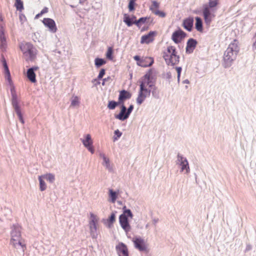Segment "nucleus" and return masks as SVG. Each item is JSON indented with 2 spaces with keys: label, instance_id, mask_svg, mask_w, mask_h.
<instances>
[{
  "label": "nucleus",
  "instance_id": "cd10ccee",
  "mask_svg": "<svg viewBox=\"0 0 256 256\" xmlns=\"http://www.w3.org/2000/svg\"><path fill=\"white\" fill-rule=\"evenodd\" d=\"M124 22L128 26H130L132 24V21L131 18L127 14H124Z\"/></svg>",
  "mask_w": 256,
  "mask_h": 256
},
{
  "label": "nucleus",
  "instance_id": "f704fd0d",
  "mask_svg": "<svg viewBox=\"0 0 256 256\" xmlns=\"http://www.w3.org/2000/svg\"><path fill=\"white\" fill-rule=\"evenodd\" d=\"M100 157H102L104 160V165L106 166V168H110V160H109V159L108 158H107L105 154H100Z\"/></svg>",
  "mask_w": 256,
  "mask_h": 256
},
{
  "label": "nucleus",
  "instance_id": "2eb2a0df",
  "mask_svg": "<svg viewBox=\"0 0 256 256\" xmlns=\"http://www.w3.org/2000/svg\"><path fill=\"white\" fill-rule=\"evenodd\" d=\"M116 250L119 256H128V249L124 244H118L116 246Z\"/></svg>",
  "mask_w": 256,
  "mask_h": 256
},
{
  "label": "nucleus",
  "instance_id": "4468645a",
  "mask_svg": "<svg viewBox=\"0 0 256 256\" xmlns=\"http://www.w3.org/2000/svg\"><path fill=\"white\" fill-rule=\"evenodd\" d=\"M186 36V34L182 30L175 31L172 34V40L176 44L180 42Z\"/></svg>",
  "mask_w": 256,
  "mask_h": 256
},
{
  "label": "nucleus",
  "instance_id": "8fccbe9b",
  "mask_svg": "<svg viewBox=\"0 0 256 256\" xmlns=\"http://www.w3.org/2000/svg\"><path fill=\"white\" fill-rule=\"evenodd\" d=\"M254 38H255L256 40H255V42H254V43L253 44V48L254 49H256V32Z\"/></svg>",
  "mask_w": 256,
  "mask_h": 256
},
{
  "label": "nucleus",
  "instance_id": "49530a36",
  "mask_svg": "<svg viewBox=\"0 0 256 256\" xmlns=\"http://www.w3.org/2000/svg\"><path fill=\"white\" fill-rule=\"evenodd\" d=\"M122 214H126V216H129L130 218L132 217V214L130 210H126L124 211V212Z\"/></svg>",
  "mask_w": 256,
  "mask_h": 256
},
{
  "label": "nucleus",
  "instance_id": "20e7f679",
  "mask_svg": "<svg viewBox=\"0 0 256 256\" xmlns=\"http://www.w3.org/2000/svg\"><path fill=\"white\" fill-rule=\"evenodd\" d=\"M162 56L168 65L174 66L179 62L180 56L174 46H168L162 51Z\"/></svg>",
  "mask_w": 256,
  "mask_h": 256
},
{
  "label": "nucleus",
  "instance_id": "c9c22d12",
  "mask_svg": "<svg viewBox=\"0 0 256 256\" xmlns=\"http://www.w3.org/2000/svg\"><path fill=\"white\" fill-rule=\"evenodd\" d=\"M148 19V18L146 17L141 18L138 20L134 22V24H136L138 26H140V24L144 23Z\"/></svg>",
  "mask_w": 256,
  "mask_h": 256
},
{
  "label": "nucleus",
  "instance_id": "864d4df0",
  "mask_svg": "<svg viewBox=\"0 0 256 256\" xmlns=\"http://www.w3.org/2000/svg\"><path fill=\"white\" fill-rule=\"evenodd\" d=\"M106 78H104V79L103 80V82H102V84L103 86H104V82H105V81H106Z\"/></svg>",
  "mask_w": 256,
  "mask_h": 256
},
{
  "label": "nucleus",
  "instance_id": "f8f14e48",
  "mask_svg": "<svg viewBox=\"0 0 256 256\" xmlns=\"http://www.w3.org/2000/svg\"><path fill=\"white\" fill-rule=\"evenodd\" d=\"M12 104L13 107L14 108V110L18 116L19 119L22 123H24V120L22 118V116L21 113L20 108L18 106V102L16 100V95L14 94H12Z\"/></svg>",
  "mask_w": 256,
  "mask_h": 256
},
{
  "label": "nucleus",
  "instance_id": "4c0bfd02",
  "mask_svg": "<svg viewBox=\"0 0 256 256\" xmlns=\"http://www.w3.org/2000/svg\"><path fill=\"white\" fill-rule=\"evenodd\" d=\"M136 0H130L128 4V9L130 11H132L134 10L135 2Z\"/></svg>",
  "mask_w": 256,
  "mask_h": 256
},
{
  "label": "nucleus",
  "instance_id": "412c9836",
  "mask_svg": "<svg viewBox=\"0 0 256 256\" xmlns=\"http://www.w3.org/2000/svg\"><path fill=\"white\" fill-rule=\"evenodd\" d=\"M194 23V20L192 18H188L183 22V26L188 31H191Z\"/></svg>",
  "mask_w": 256,
  "mask_h": 256
},
{
  "label": "nucleus",
  "instance_id": "f257e3e1",
  "mask_svg": "<svg viewBox=\"0 0 256 256\" xmlns=\"http://www.w3.org/2000/svg\"><path fill=\"white\" fill-rule=\"evenodd\" d=\"M139 82L140 88L136 98V102L140 105L146 97L150 96L151 90L155 88L154 82L153 81L152 70H148L144 76L140 78Z\"/></svg>",
  "mask_w": 256,
  "mask_h": 256
},
{
  "label": "nucleus",
  "instance_id": "473e14b6",
  "mask_svg": "<svg viewBox=\"0 0 256 256\" xmlns=\"http://www.w3.org/2000/svg\"><path fill=\"white\" fill-rule=\"evenodd\" d=\"M118 104H120L119 102H116L113 101V100L110 101L108 102V108L110 110H114V109L116 108V106Z\"/></svg>",
  "mask_w": 256,
  "mask_h": 256
},
{
  "label": "nucleus",
  "instance_id": "6e6552de",
  "mask_svg": "<svg viewBox=\"0 0 256 256\" xmlns=\"http://www.w3.org/2000/svg\"><path fill=\"white\" fill-rule=\"evenodd\" d=\"M133 109V105H130L128 109L127 112H126V107L124 104H122L121 106V110L120 114H118L116 115L115 118L120 120H124L128 118Z\"/></svg>",
  "mask_w": 256,
  "mask_h": 256
},
{
  "label": "nucleus",
  "instance_id": "7c9ffc66",
  "mask_svg": "<svg viewBox=\"0 0 256 256\" xmlns=\"http://www.w3.org/2000/svg\"><path fill=\"white\" fill-rule=\"evenodd\" d=\"M94 62L95 64L97 67H100L106 63V60H104V59L100 58H96Z\"/></svg>",
  "mask_w": 256,
  "mask_h": 256
},
{
  "label": "nucleus",
  "instance_id": "393cba45",
  "mask_svg": "<svg viewBox=\"0 0 256 256\" xmlns=\"http://www.w3.org/2000/svg\"><path fill=\"white\" fill-rule=\"evenodd\" d=\"M160 8V3L156 0H153L152 2V5L150 7V10L154 14L155 11L158 10Z\"/></svg>",
  "mask_w": 256,
  "mask_h": 256
},
{
  "label": "nucleus",
  "instance_id": "423d86ee",
  "mask_svg": "<svg viewBox=\"0 0 256 256\" xmlns=\"http://www.w3.org/2000/svg\"><path fill=\"white\" fill-rule=\"evenodd\" d=\"M99 218L92 212L90 213L88 227L91 237L93 239L97 238L98 235Z\"/></svg>",
  "mask_w": 256,
  "mask_h": 256
},
{
  "label": "nucleus",
  "instance_id": "dca6fc26",
  "mask_svg": "<svg viewBox=\"0 0 256 256\" xmlns=\"http://www.w3.org/2000/svg\"><path fill=\"white\" fill-rule=\"evenodd\" d=\"M120 222L121 226L126 232L130 231V229L128 218L126 214H121L120 216Z\"/></svg>",
  "mask_w": 256,
  "mask_h": 256
},
{
  "label": "nucleus",
  "instance_id": "9b49d317",
  "mask_svg": "<svg viewBox=\"0 0 256 256\" xmlns=\"http://www.w3.org/2000/svg\"><path fill=\"white\" fill-rule=\"evenodd\" d=\"M82 142L84 146L92 153L94 154V149L93 146V140L90 134H87L85 136V138L82 140Z\"/></svg>",
  "mask_w": 256,
  "mask_h": 256
},
{
  "label": "nucleus",
  "instance_id": "4be33fe9",
  "mask_svg": "<svg viewBox=\"0 0 256 256\" xmlns=\"http://www.w3.org/2000/svg\"><path fill=\"white\" fill-rule=\"evenodd\" d=\"M132 94L128 92H127L125 90L120 91L118 96L119 103H121L126 99L130 98Z\"/></svg>",
  "mask_w": 256,
  "mask_h": 256
},
{
  "label": "nucleus",
  "instance_id": "7ed1b4c3",
  "mask_svg": "<svg viewBox=\"0 0 256 256\" xmlns=\"http://www.w3.org/2000/svg\"><path fill=\"white\" fill-rule=\"evenodd\" d=\"M219 4V0H208V4L202 8V15L206 24L210 26L212 20L215 18L216 7Z\"/></svg>",
  "mask_w": 256,
  "mask_h": 256
},
{
  "label": "nucleus",
  "instance_id": "b1692460",
  "mask_svg": "<svg viewBox=\"0 0 256 256\" xmlns=\"http://www.w3.org/2000/svg\"><path fill=\"white\" fill-rule=\"evenodd\" d=\"M195 26L196 30L200 32L203 31L202 22V19L200 17L196 18Z\"/></svg>",
  "mask_w": 256,
  "mask_h": 256
},
{
  "label": "nucleus",
  "instance_id": "37998d69",
  "mask_svg": "<svg viewBox=\"0 0 256 256\" xmlns=\"http://www.w3.org/2000/svg\"><path fill=\"white\" fill-rule=\"evenodd\" d=\"M4 31V24L2 15H0V32Z\"/></svg>",
  "mask_w": 256,
  "mask_h": 256
},
{
  "label": "nucleus",
  "instance_id": "6ab92c4d",
  "mask_svg": "<svg viewBox=\"0 0 256 256\" xmlns=\"http://www.w3.org/2000/svg\"><path fill=\"white\" fill-rule=\"evenodd\" d=\"M178 160L180 162V164L182 166L181 170L184 171L186 170V172L188 173L190 171V168L188 166V162L186 158H184L182 156L178 154Z\"/></svg>",
  "mask_w": 256,
  "mask_h": 256
},
{
  "label": "nucleus",
  "instance_id": "a211bd4d",
  "mask_svg": "<svg viewBox=\"0 0 256 256\" xmlns=\"http://www.w3.org/2000/svg\"><path fill=\"white\" fill-rule=\"evenodd\" d=\"M154 62L152 57L142 58L138 62V66L142 67H148L151 66Z\"/></svg>",
  "mask_w": 256,
  "mask_h": 256
},
{
  "label": "nucleus",
  "instance_id": "ddd939ff",
  "mask_svg": "<svg viewBox=\"0 0 256 256\" xmlns=\"http://www.w3.org/2000/svg\"><path fill=\"white\" fill-rule=\"evenodd\" d=\"M45 26L48 28L52 32H56L57 28L54 21L50 18H44L42 20Z\"/></svg>",
  "mask_w": 256,
  "mask_h": 256
},
{
  "label": "nucleus",
  "instance_id": "a18cd8bd",
  "mask_svg": "<svg viewBox=\"0 0 256 256\" xmlns=\"http://www.w3.org/2000/svg\"><path fill=\"white\" fill-rule=\"evenodd\" d=\"M104 74H105V70L102 68L100 70L99 74L98 76V80L102 78L104 75Z\"/></svg>",
  "mask_w": 256,
  "mask_h": 256
},
{
  "label": "nucleus",
  "instance_id": "de8ad7c7",
  "mask_svg": "<svg viewBox=\"0 0 256 256\" xmlns=\"http://www.w3.org/2000/svg\"><path fill=\"white\" fill-rule=\"evenodd\" d=\"M142 58H140L139 56H134V59L137 61V64L138 65V62H140V60H141Z\"/></svg>",
  "mask_w": 256,
  "mask_h": 256
},
{
  "label": "nucleus",
  "instance_id": "5701e85b",
  "mask_svg": "<svg viewBox=\"0 0 256 256\" xmlns=\"http://www.w3.org/2000/svg\"><path fill=\"white\" fill-rule=\"evenodd\" d=\"M6 46V39L4 35V32H0V48L2 50H5Z\"/></svg>",
  "mask_w": 256,
  "mask_h": 256
},
{
  "label": "nucleus",
  "instance_id": "9d476101",
  "mask_svg": "<svg viewBox=\"0 0 256 256\" xmlns=\"http://www.w3.org/2000/svg\"><path fill=\"white\" fill-rule=\"evenodd\" d=\"M157 32L155 31H150L147 34L142 36L140 39V44H149L152 42L155 36H156Z\"/></svg>",
  "mask_w": 256,
  "mask_h": 256
},
{
  "label": "nucleus",
  "instance_id": "39448f33",
  "mask_svg": "<svg viewBox=\"0 0 256 256\" xmlns=\"http://www.w3.org/2000/svg\"><path fill=\"white\" fill-rule=\"evenodd\" d=\"M10 244L14 248L24 252L26 248V244L18 228H14L12 231Z\"/></svg>",
  "mask_w": 256,
  "mask_h": 256
},
{
  "label": "nucleus",
  "instance_id": "bb28decb",
  "mask_svg": "<svg viewBox=\"0 0 256 256\" xmlns=\"http://www.w3.org/2000/svg\"><path fill=\"white\" fill-rule=\"evenodd\" d=\"M43 176L44 178L46 179L47 180H48L50 182L52 183L54 180H55V176L54 175L52 174H47L44 175L42 176Z\"/></svg>",
  "mask_w": 256,
  "mask_h": 256
},
{
  "label": "nucleus",
  "instance_id": "2f4dec72",
  "mask_svg": "<svg viewBox=\"0 0 256 256\" xmlns=\"http://www.w3.org/2000/svg\"><path fill=\"white\" fill-rule=\"evenodd\" d=\"M5 78L8 81L9 84L11 86L12 84L10 74L9 70H4Z\"/></svg>",
  "mask_w": 256,
  "mask_h": 256
},
{
  "label": "nucleus",
  "instance_id": "72a5a7b5",
  "mask_svg": "<svg viewBox=\"0 0 256 256\" xmlns=\"http://www.w3.org/2000/svg\"><path fill=\"white\" fill-rule=\"evenodd\" d=\"M80 100L79 98L76 96L72 98L70 106L72 107H74L79 105Z\"/></svg>",
  "mask_w": 256,
  "mask_h": 256
},
{
  "label": "nucleus",
  "instance_id": "603ef678",
  "mask_svg": "<svg viewBox=\"0 0 256 256\" xmlns=\"http://www.w3.org/2000/svg\"><path fill=\"white\" fill-rule=\"evenodd\" d=\"M42 15V14H41V13H39L38 14H37L36 16V18H38L40 16H41Z\"/></svg>",
  "mask_w": 256,
  "mask_h": 256
},
{
  "label": "nucleus",
  "instance_id": "f03ea898",
  "mask_svg": "<svg viewBox=\"0 0 256 256\" xmlns=\"http://www.w3.org/2000/svg\"><path fill=\"white\" fill-rule=\"evenodd\" d=\"M239 52L238 42L234 39L229 44L224 52L223 60L225 68L229 67L232 65V62L236 59Z\"/></svg>",
  "mask_w": 256,
  "mask_h": 256
},
{
  "label": "nucleus",
  "instance_id": "a19ab883",
  "mask_svg": "<svg viewBox=\"0 0 256 256\" xmlns=\"http://www.w3.org/2000/svg\"><path fill=\"white\" fill-rule=\"evenodd\" d=\"M116 220V216L115 214L112 213L111 214L110 217L108 219V222L110 223L111 224H113Z\"/></svg>",
  "mask_w": 256,
  "mask_h": 256
},
{
  "label": "nucleus",
  "instance_id": "0eeeda50",
  "mask_svg": "<svg viewBox=\"0 0 256 256\" xmlns=\"http://www.w3.org/2000/svg\"><path fill=\"white\" fill-rule=\"evenodd\" d=\"M20 48L26 61L32 60L36 58V50L32 44L28 42L23 43L20 44Z\"/></svg>",
  "mask_w": 256,
  "mask_h": 256
},
{
  "label": "nucleus",
  "instance_id": "09e8293b",
  "mask_svg": "<svg viewBox=\"0 0 256 256\" xmlns=\"http://www.w3.org/2000/svg\"><path fill=\"white\" fill-rule=\"evenodd\" d=\"M48 12V8H44L40 12V13H41V14H44L47 13Z\"/></svg>",
  "mask_w": 256,
  "mask_h": 256
},
{
  "label": "nucleus",
  "instance_id": "a878e982",
  "mask_svg": "<svg viewBox=\"0 0 256 256\" xmlns=\"http://www.w3.org/2000/svg\"><path fill=\"white\" fill-rule=\"evenodd\" d=\"M43 176H38V180L40 182V188L41 191H44L46 188V185L44 181L43 180Z\"/></svg>",
  "mask_w": 256,
  "mask_h": 256
},
{
  "label": "nucleus",
  "instance_id": "ea45409f",
  "mask_svg": "<svg viewBox=\"0 0 256 256\" xmlns=\"http://www.w3.org/2000/svg\"><path fill=\"white\" fill-rule=\"evenodd\" d=\"M114 135L116 136H114V141L118 140V138H120L122 134V133L118 130H116L114 131Z\"/></svg>",
  "mask_w": 256,
  "mask_h": 256
},
{
  "label": "nucleus",
  "instance_id": "e433bc0d",
  "mask_svg": "<svg viewBox=\"0 0 256 256\" xmlns=\"http://www.w3.org/2000/svg\"><path fill=\"white\" fill-rule=\"evenodd\" d=\"M112 54H113V50L112 47H109L108 49L106 54V56L110 60H112Z\"/></svg>",
  "mask_w": 256,
  "mask_h": 256
},
{
  "label": "nucleus",
  "instance_id": "c756f323",
  "mask_svg": "<svg viewBox=\"0 0 256 256\" xmlns=\"http://www.w3.org/2000/svg\"><path fill=\"white\" fill-rule=\"evenodd\" d=\"M15 6L18 10H22L24 9L23 2L21 0H16Z\"/></svg>",
  "mask_w": 256,
  "mask_h": 256
},
{
  "label": "nucleus",
  "instance_id": "58836bf2",
  "mask_svg": "<svg viewBox=\"0 0 256 256\" xmlns=\"http://www.w3.org/2000/svg\"><path fill=\"white\" fill-rule=\"evenodd\" d=\"M155 15L158 16L160 18H164L166 16V14L164 12L162 11L159 10H158L156 11H155L154 13Z\"/></svg>",
  "mask_w": 256,
  "mask_h": 256
},
{
  "label": "nucleus",
  "instance_id": "aec40b11",
  "mask_svg": "<svg viewBox=\"0 0 256 256\" xmlns=\"http://www.w3.org/2000/svg\"><path fill=\"white\" fill-rule=\"evenodd\" d=\"M197 42L193 38L188 40L186 44V52L189 54L192 52Z\"/></svg>",
  "mask_w": 256,
  "mask_h": 256
},
{
  "label": "nucleus",
  "instance_id": "f3484780",
  "mask_svg": "<svg viewBox=\"0 0 256 256\" xmlns=\"http://www.w3.org/2000/svg\"><path fill=\"white\" fill-rule=\"evenodd\" d=\"M38 67L34 66L32 68L28 69L26 72V76L29 80L32 83H35L36 82V75L34 73V71L38 70Z\"/></svg>",
  "mask_w": 256,
  "mask_h": 256
},
{
  "label": "nucleus",
  "instance_id": "1a4fd4ad",
  "mask_svg": "<svg viewBox=\"0 0 256 256\" xmlns=\"http://www.w3.org/2000/svg\"><path fill=\"white\" fill-rule=\"evenodd\" d=\"M134 246L140 251L147 252L148 246L144 240L140 238H135L132 240Z\"/></svg>",
  "mask_w": 256,
  "mask_h": 256
},
{
  "label": "nucleus",
  "instance_id": "79ce46f5",
  "mask_svg": "<svg viewBox=\"0 0 256 256\" xmlns=\"http://www.w3.org/2000/svg\"><path fill=\"white\" fill-rule=\"evenodd\" d=\"M2 65L4 66V70H9L8 64H7V63H6V60L4 57H2Z\"/></svg>",
  "mask_w": 256,
  "mask_h": 256
},
{
  "label": "nucleus",
  "instance_id": "3c124183",
  "mask_svg": "<svg viewBox=\"0 0 256 256\" xmlns=\"http://www.w3.org/2000/svg\"><path fill=\"white\" fill-rule=\"evenodd\" d=\"M132 21V24H134V22L135 20H136V17L134 16L132 18H131Z\"/></svg>",
  "mask_w": 256,
  "mask_h": 256
},
{
  "label": "nucleus",
  "instance_id": "c85d7f7f",
  "mask_svg": "<svg viewBox=\"0 0 256 256\" xmlns=\"http://www.w3.org/2000/svg\"><path fill=\"white\" fill-rule=\"evenodd\" d=\"M110 197L111 198V202L114 203L117 198V194L114 192L112 190H109Z\"/></svg>",
  "mask_w": 256,
  "mask_h": 256
},
{
  "label": "nucleus",
  "instance_id": "c03bdc74",
  "mask_svg": "<svg viewBox=\"0 0 256 256\" xmlns=\"http://www.w3.org/2000/svg\"><path fill=\"white\" fill-rule=\"evenodd\" d=\"M176 70L178 73V80L179 81L182 68L181 67H176Z\"/></svg>",
  "mask_w": 256,
  "mask_h": 256
}]
</instances>
